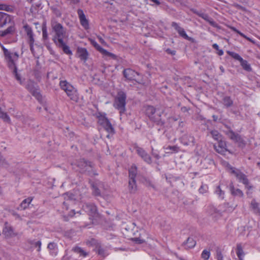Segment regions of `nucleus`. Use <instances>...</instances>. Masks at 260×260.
Listing matches in <instances>:
<instances>
[{
	"label": "nucleus",
	"mask_w": 260,
	"mask_h": 260,
	"mask_svg": "<svg viewBox=\"0 0 260 260\" xmlns=\"http://www.w3.org/2000/svg\"><path fill=\"white\" fill-rule=\"evenodd\" d=\"M229 54L230 56H231L234 59L239 60L240 61L243 58L240 56L239 54L237 53H235L233 52H229Z\"/></svg>",
	"instance_id": "obj_46"
},
{
	"label": "nucleus",
	"mask_w": 260,
	"mask_h": 260,
	"mask_svg": "<svg viewBox=\"0 0 260 260\" xmlns=\"http://www.w3.org/2000/svg\"><path fill=\"white\" fill-rule=\"evenodd\" d=\"M128 189L131 193H135L137 190L136 180L129 179Z\"/></svg>",
	"instance_id": "obj_20"
},
{
	"label": "nucleus",
	"mask_w": 260,
	"mask_h": 260,
	"mask_svg": "<svg viewBox=\"0 0 260 260\" xmlns=\"http://www.w3.org/2000/svg\"><path fill=\"white\" fill-rule=\"evenodd\" d=\"M48 248L50 253L52 255H56L57 254V245L54 242L49 243L48 245Z\"/></svg>",
	"instance_id": "obj_24"
},
{
	"label": "nucleus",
	"mask_w": 260,
	"mask_h": 260,
	"mask_svg": "<svg viewBox=\"0 0 260 260\" xmlns=\"http://www.w3.org/2000/svg\"><path fill=\"white\" fill-rule=\"evenodd\" d=\"M58 47L62 48L63 51L64 53L68 55H72V52L70 49V47L66 45V43L64 41H62V43L60 44L59 43H57L55 44Z\"/></svg>",
	"instance_id": "obj_22"
},
{
	"label": "nucleus",
	"mask_w": 260,
	"mask_h": 260,
	"mask_svg": "<svg viewBox=\"0 0 260 260\" xmlns=\"http://www.w3.org/2000/svg\"><path fill=\"white\" fill-rule=\"evenodd\" d=\"M153 155L154 157L155 158H156V159H159V157H159V155H158V154H157L153 153Z\"/></svg>",
	"instance_id": "obj_64"
},
{
	"label": "nucleus",
	"mask_w": 260,
	"mask_h": 260,
	"mask_svg": "<svg viewBox=\"0 0 260 260\" xmlns=\"http://www.w3.org/2000/svg\"><path fill=\"white\" fill-rule=\"evenodd\" d=\"M208 187L207 185L203 184L200 187L199 191L200 193L203 194L204 193L207 192L208 191Z\"/></svg>",
	"instance_id": "obj_47"
},
{
	"label": "nucleus",
	"mask_w": 260,
	"mask_h": 260,
	"mask_svg": "<svg viewBox=\"0 0 260 260\" xmlns=\"http://www.w3.org/2000/svg\"><path fill=\"white\" fill-rule=\"evenodd\" d=\"M219 206H222L221 209H231V207L233 208V210H234V208L233 207L231 206L228 203H225L223 204L222 205H220Z\"/></svg>",
	"instance_id": "obj_51"
},
{
	"label": "nucleus",
	"mask_w": 260,
	"mask_h": 260,
	"mask_svg": "<svg viewBox=\"0 0 260 260\" xmlns=\"http://www.w3.org/2000/svg\"><path fill=\"white\" fill-rule=\"evenodd\" d=\"M0 118H2L5 122L10 123L11 121L9 116L7 114L2 111L0 108Z\"/></svg>",
	"instance_id": "obj_36"
},
{
	"label": "nucleus",
	"mask_w": 260,
	"mask_h": 260,
	"mask_svg": "<svg viewBox=\"0 0 260 260\" xmlns=\"http://www.w3.org/2000/svg\"><path fill=\"white\" fill-rule=\"evenodd\" d=\"M171 25L175 28L180 36L187 40H190L191 38L187 36L184 29L181 27L177 23L173 22Z\"/></svg>",
	"instance_id": "obj_13"
},
{
	"label": "nucleus",
	"mask_w": 260,
	"mask_h": 260,
	"mask_svg": "<svg viewBox=\"0 0 260 260\" xmlns=\"http://www.w3.org/2000/svg\"><path fill=\"white\" fill-rule=\"evenodd\" d=\"M145 112L146 114L151 121L158 122L159 120L160 115L159 114H155V109L153 106H147L146 107Z\"/></svg>",
	"instance_id": "obj_6"
},
{
	"label": "nucleus",
	"mask_w": 260,
	"mask_h": 260,
	"mask_svg": "<svg viewBox=\"0 0 260 260\" xmlns=\"http://www.w3.org/2000/svg\"><path fill=\"white\" fill-rule=\"evenodd\" d=\"M230 28L231 29V30H232L234 32L238 34L239 35H240L241 37H243L244 38L247 39V40H248L249 41H251V42L252 41V40L250 38H249V37H247L246 36H245L244 34H243L241 31H240L239 30H238L235 27L232 26V27H231Z\"/></svg>",
	"instance_id": "obj_39"
},
{
	"label": "nucleus",
	"mask_w": 260,
	"mask_h": 260,
	"mask_svg": "<svg viewBox=\"0 0 260 260\" xmlns=\"http://www.w3.org/2000/svg\"><path fill=\"white\" fill-rule=\"evenodd\" d=\"M218 54L219 55H223V51L222 50H220L219 49V50H218Z\"/></svg>",
	"instance_id": "obj_63"
},
{
	"label": "nucleus",
	"mask_w": 260,
	"mask_h": 260,
	"mask_svg": "<svg viewBox=\"0 0 260 260\" xmlns=\"http://www.w3.org/2000/svg\"><path fill=\"white\" fill-rule=\"evenodd\" d=\"M196 244V242L193 238L189 237L187 239L185 243H184V245L186 248H191L194 247Z\"/></svg>",
	"instance_id": "obj_26"
},
{
	"label": "nucleus",
	"mask_w": 260,
	"mask_h": 260,
	"mask_svg": "<svg viewBox=\"0 0 260 260\" xmlns=\"http://www.w3.org/2000/svg\"><path fill=\"white\" fill-rule=\"evenodd\" d=\"M214 192L220 199L223 200L224 199V192L221 189L219 185L216 186Z\"/></svg>",
	"instance_id": "obj_32"
},
{
	"label": "nucleus",
	"mask_w": 260,
	"mask_h": 260,
	"mask_svg": "<svg viewBox=\"0 0 260 260\" xmlns=\"http://www.w3.org/2000/svg\"><path fill=\"white\" fill-rule=\"evenodd\" d=\"M35 42V40H32V41L30 40H28V43L29 44L30 46V50L32 53H34V44Z\"/></svg>",
	"instance_id": "obj_52"
},
{
	"label": "nucleus",
	"mask_w": 260,
	"mask_h": 260,
	"mask_svg": "<svg viewBox=\"0 0 260 260\" xmlns=\"http://www.w3.org/2000/svg\"><path fill=\"white\" fill-rule=\"evenodd\" d=\"M167 149H169L170 150L173 151H177V147L175 146H168L167 148Z\"/></svg>",
	"instance_id": "obj_56"
},
{
	"label": "nucleus",
	"mask_w": 260,
	"mask_h": 260,
	"mask_svg": "<svg viewBox=\"0 0 260 260\" xmlns=\"http://www.w3.org/2000/svg\"><path fill=\"white\" fill-rule=\"evenodd\" d=\"M227 167L229 170L231 171V173L236 177L239 182L243 183L245 185H247L248 184V180L244 174L242 173L239 170L231 167L229 164Z\"/></svg>",
	"instance_id": "obj_5"
},
{
	"label": "nucleus",
	"mask_w": 260,
	"mask_h": 260,
	"mask_svg": "<svg viewBox=\"0 0 260 260\" xmlns=\"http://www.w3.org/2000/svg\"><path fill=\"white\" fill-rule=\"evenodd\" d=\"M5 58L7 62L9 68L13 71L15 74L16 79L21 84L20 76L17 72L16 62L18 60L19 55L16 52H11L5 48L3 46H2Z\"/></svg>",
	"instance_id": "obj_1"
},
{
	"label": "nucleus",
	"mask_w": 260,
	"mask_h": 260,
	"mask_svg": "<svg viewBox=\"0 0 260 260\" xmlns=\"http://www.w3.org/2000/svg\"><path fill=\"white\" fill-rule=\"evenodd\" d=\"M103 126L109 134H113L114 133V129L109 121L106 122Z\"/></svg>",
	"instance_id": "obj_30"
},
{
	"label": "nucleus",
	"mask_w": 260,
	"mask_h": 260,
	"mask_svg": "<svg viewBox=\"0 0 260 260\" xmlns=\"http://www.w3.org/2000/svg\"><path fill=\"white\" fill-rule=\"evenodd\" d=\"M216 151L221 154H224L227 151L225 142L222 140L218 141L217 144L214 145Z\"/></svg>",
	"instance_id": "obj_14"
},
{
	"label": "nucleus",
	"mask_w": 260,
	"mask_h": 260,
	"mask_svg": "<svg viewBox=\"0 0 260 260\" xmlns=\"http://www.w3.org/2000/svg\"><path fill=\"white\" fill-rule=\"evenodd\" d=\"M77 53L79 57L83 60H86L88 58V53L86 49L84 48H78Z\"/></svg>",
	"instance_id": "obj_18"
},
{
	"label": "nucleus",
	"mask_w": 260,
	"mask_h": 260,
	"mask_svg": "<svg viewBox=\"0 0 260 260\" xmlns=\"http://www.w3.org/2000/svg\"><path fill=\"white\" fill-rule=\"evenodd\" d=\"M145 185L147 186H151L154 188V185L150 180H146Z\"/></svg>",
	"instance_id": "obj_58"
},
{
	"label": "nucleus",
	"mask_w": 260,
	"mask_h": 260,
	"mask_svg": "<svg viewBox=\"0 0 260 260\" xmlns=\"http://www.w3.org/2000/svg\"><path fill=\"white\" fill-rule=\"evenodd\" d=\"M236 253H237V255L238 257L240 259H241V257L242 256H243L244 253H243V251L242 248L240 245H237Z\"/></svg>",
	"instance_id": "obj_44"
},
{
	"label": "nucleus",
	"mask_w": 260,
	"mask_h": 260,
	"mask_svg": "<svg viewBox=\"0 0 260 260\" xmlns=\"http://www.w3.org/2000/svg\"><path fill=\"white\" fill-rule=\"evenodd\" d=\"M151 2H153L155 5H159L160 3L157 0H150Z\"/></svg>",
	"instance_id": "obj_62"
},
{
	"label": "nucleus",
	"mask_w": 260,
	"mask_h": 260,
	"mask_svg": "<svg viewBox=\"0 0 260 260\" xmlns=\"http://www.w3.org/2000/svg\"><path fill=\"white\" fill-rule=\"evenodd\" d=\"M14 27L11 25L10 26H9L7 29L3 31H1L0 35L2 37H5L8 34H12L13 32L14 31Z\"/></svg>",
	"instance_id": "obj_31"
},
{
	"label": "nucleus",
	"mask_w": 260,
	"mask_h": 260,
	"mask_svg": "<svg viewBox=\"0 0 260 260\" xmlns=\"http://www.w3.org/2000/svg\"><path fill=\"white\" fill-rule=\"evenodd\" d=\"M3 233L5 235L6 237H11L13 235L12 228L7 223H6L3 231Z\"/></svg>",
	"instance_id": "obj_23"
},
{
	"label": "nucleus",
	"mask_w": 260,
	"mask_h": 260,
	"mask_svg": "<svg viewBox=\"0 0 260 260\" xmlns=\"http://www.w3.org/2000/svg\"><path fill=\"white\" fill-rule=\"evenodd\" d=\"M240 62L241 66L242 67L244 70H245L246 71H251L250 64L248 63L247 60L242 59Z\"/></svg>",
	"instance_id": "obj_33"
},
{
	"label": "nucleus",
	"mask_w": 260,
	"mask_h": 260,
	"mask_svg": "<svg viewBox=\"0 0 260 260\" xmlns=\"http://www.w3.org/2000/svg\"><path fill=\"white\" fill-rule=\"evenodd\" d=\"M42 37L44 40H46L48 38L47 27L45 24L42 26Z\"/></svg>",
	"instance_id": "obj_43"
},
{
	"label": "nucleus",
	"mask_w": 260,
	"mask_h": 260,
	"mask_svg": "<svg viewBox=\"0 0 260 260\" xmlns=\"http://www.w3.org/2000/svg\"><path fill=\"white\" fill-rule=\"evenodd\" d=\"M98 254L102 256H104L105 257V256H106L107 255H108V253L106 252V250L100 247L98 249Z\"/></svg>",
	"instance_id": "obj_49"
},
{
	"label": "nucleus",
	"mask_w": 260,
	"mask_h": 260,
	"mask_svg": "<svg viewBox=\"0 0 260 260\" xmlns=\"http://www.w3.org/2000/svg\"><path fill=\"white\" fill-rule=\"evenodd\" d=\"M250 208L254 214L260 215L259 205L255 200H252L250 204Z\"/></svg>",
	"instance_id": "obj_19"
},
{
	"label": "nucleus",
	"mask_w": 260,
	"mask_h": 260,
	"mask_svg": "<svg viewBox=\"0 0 260 260\" xmlns=\"http://www.w3.org/2000/svg\"><path fill=\"white\" fill-rule=\"evenodd\" d=\"M210 134L212 137V138L217 141L222 140H221V135L219 134V133L216 130L211 131L210 132Z\"/></svg>",
	"instance_id": "obj_35"
},
{
	"label": "nucleus",
	"mask_w": 260,
	"mask_h": 260,
	"mask_svg": "<svg viewBox=\"0 0 260 260\" xmlns=\"http://www.w3.org/2000/svg\"><path fill=\"white\" fill-rule=\"evenodd\" d=\"M73 250L76 253L79 254L80 255L85 256L87 254L80 247H75L73 249Z\"/></svg>",
	"instance_id": "obj_41"
},
{
	"label": "nucleus",
	"mask_w": 260,
	"mask_h": 260,
	"mask_svg": "<svg viewBox=\"0 0 260 260\" xmlns=\"http://www.w3.org/2000/svg\"><path fill=\"white\" fill-rule=\"evenodd\" d=\"M210 256V252L207 250H204L202 251L201 256L204 260H208Z\"/></svg>",
	"instance_id": "obj_42"
},
{
	"label": "nucleus",
	"mask_w": 260,
	"mask_h": 260,
	"mask_svg": "<svg viewBox=\"0 0 260 260\" xmlns=\"http://www.w3.org/2000/svg\"><path fill=\"white\" fill-rule=\"evenodd\" d=\"M59 85L61 89L64 90L66 92L68 91L71 88L72 89L74 86L66 80H62L59 82Z\"/></svg>",
	"instance_id": "obj_21"
},
{
	"label": "nucleus",
	"mask_w": 260,
	"mask_h": 260,
	"mask_svg": "<svg viewBox=\"0 0 260 260\" xmlns=\"http://www.w3.org/2000/svg\"><path fill=\"white\" fill-rule=\"evenodd\" d=\"M24 28L27 34V36L28 37V40H30L31 41H32V40H34V34L31 28L29 25H25L24 26Z\"/></svg>",
	"instance_id": "obj_25"
},
{
	"label": "nucleus",
	"mask_w": 260,
	"mask_h": 260,
	"mask_svg": "<svg viewBox=\"0 0 260 260\" xmlns=\"http://www.w3.org/2000/svg\"><path fill=\"white\" fill-rule=\"evenodd\" d=\"M137 174V168L135 165H133L129 170V179H135Z\"/></svg>",
	"instance_id": "obj_27"
},
{
	"label": "nucleus",
	"mask_w": 260,
	"mask_h": 260,
	"mask_svg": "<svg viewBox=\"0 0 260 260\" xmlns=\"http://www.w3.org/2000/svg\"><path fill=\"white\" fill-rule=\"evenodd\" d=\"M6 165H7V163H6V162L5 161V159L0 154V166L6 167Z\"/></svg>",
	"instance_id": "obj_53"
},
{
	"label": "nucleus",
	"mask_w": 260,
	"mask_h": 260,
	"mask_svg": "<svg viewBox=\"0 0 260 260\" xmlns=\"http://www.w3.org/2000/svg\"><path fill=\"white\" fill-rule=\"evenodd\" d=\"M83 209L90 216L94 217L98 214L96 207L93 204L87 203L83 206Z\"/></svg>",
	"instance_id": "obj_10"
},
{
	"label": "nucleus",
	"mask_w": 260,
	"mask_h": 260,
	"mask_svg": "<svg viewBox=\"0 0 260 260\" xmlns=\"http://www.w3.org/2000/svg\"><path fill=\"white\" fill-rule=\"evenodd\" d=\"M222 103L225 107L229 108L233 105V101L230 96H225L222 99Z\"/></svg>",
	"instance_id": "obj_28"
},
{
	"label": "nucleus",
	"mask_w": 260,
	"mask_h": 260,
	"mask_svg": "<svg viewBox=\"0 0 260 260\" xmlns=\"http://www.w3.org/2000/svg\"><path fill=\"white\" fill-rule=\"evenodd\" d=\"M217 259L223 260V256L221 252H218L217 253Z\"/></svg>",
	"instance_id": "obj_55"
},
{
	"label": "nucleus",
	"mask_w": 260,
	"mask_h": 260,
	"mask_svg": "<svg viewBox=\"0 0 260 260\" xmlns=\"http://www.w3.org/2000/svg\"><path fill=\"white\" fill-rule=\"evenodd\" d=\"M166 52L169 54H171L172 55H174L176 54V51L174 50H171L170 49H167L166 50Z\"/></svg>",
	"instance_id": "obj_54"
},
{
	"label": "nucleus",
	"mask_w": 260,
	"mask_h": 260,
	"mask_svg": "<svg viewBox=\"0 0 260 260\" xmlns=\"http://www.w3.org/2000/svg\"><path fill=\"white\" fill-rule=\"evenodd\" d=\"M27 88L32 93L33 95L35 96L38 100L41 96V94L38 91L34 89V88L29 85H28Z\"/></svg>",
	"instance_id": "obj_40"
},
{
	"label": "nucleus",
	"mask_w": 260,
	"mask_h": 260,
	"mask_svg": "<svg viewBox=\"0 0 260 260\" xmlns=\"http://www.w3.org/2000/svg\"><path fill=\"white\" fill-rule=\"evenodd\" d=\"M0 10H4L9 12H12L14 10L12 6L6 4H0Z\"/></svg>",
	"instance_id": "obj_37"
},
{
	"label": "nucleus",
	"mask_w": 260,
	"mask_h": 260,
	"mask_svg": "<svg viewBox=\"0 0 260 260\" xmlns=\"http://www.w3.org/2000/svg\"><path fill=\"white\" fill-rule=\"evenodd\" d=\"M227 134L231 140L238 143L239 147L242 148L245 147L246 142L243 138L238 134H236L233 131H229Z\"/></svg>",
	"instance_id": "obj_7"
},
{
	"label": "nucleus",
	"mask_w": 260,
	"mask_h": 260,
	"mask_svg": "<svg viewBox=\"0 0 260 260\" xmlns=\"http://www.w3.org/2000/svg\"><path fill=\"white\" fill-rule=\"evenodd\" d=\"M99 51L105 56H110V57H112L113 58H114L115 56L114 54L108 52V51L104 49L102 47Z\"/></svg>",
	"instance_id": "obj_45"
},
{
	"label": "nucleus",
	"mask_w": 260,
	"mask_h": 260,
	"mask_svg": "<svg viewBox=\"0 0 260 260\" xmlns=\"http://www.w3.org/2000/svg\"><path fill=\"white\" fill-rule=\"evenodd\" d=\"M109 121L108 119L105 116L100 115L98 117V123L102 126Z\"/></svg>",
	"instance_id": "obj_38"
},
{
	"label": "nucleus",
	"mask_w": 260,
	"mask_h": 260,
	"mask_svg": "<svg viewBox=\"0 0 260 260\" xmlns=\"http://www.w3.org/2000/svg\"><path fill=\"white\" fill-rule=\"evenodd\" d=\"M51 27L53 31L54 32V35L52 39L54 44H62L63 39L66 37V29L60 23L57 22H52Z\"/></svg>",
	"instance_id": "obj_2"
},
{
	"label": "nucleus",
	"mask_w": 260,
	"mask_h": 260,
	"mask_svg": "<svg viewBox=\"0 0 260 260\" xmlns=\"http://www.w3.org/2000/svg\"><path fill=\"white\" fill-rule=\"evenodd\" d=\"M123 73L124 77L129 80H135L136 76L138 75L137 72L131 69H125Z\"/></svg>",
	"instance_id": "obj_15"
},
{
	"label": "nucleus",
	"mask_w": 260,
	"mask_h": 260,
	"mask_svg": "<svg viewBox=\"0 0 260 260\" xmlns=\"http://www.w3.org/2000/svg\"><path fill=\"white\" fill-rule=\"evenodd\" d=\"M75 165L78 168V170L83 172L86 171L89 172L92 168L91 163L90 162L86 161L84 159H80L77 160L75 163Z\"/></svg>",
	"instance_id": "obj_8"
},
{
	"label": "nucleus",
	"mask_w": 260,
	"mask_h": 260,
	"mask_svg": "<svg viewBox=\"0 0 260 260\" xmlns=\"http://www.w3.org/2000/svg\"><path fill=\"white\" fill-rule=\"evenodd\" d=\"M77 13L79 18L81 25L85 29H88L89 28V22L84 14L83 11L81 9H78Z\"/></svg>",
	"instance_id": "obj_11"
},
{
	"label": "nucleus",
	"mask_w": 260,
	"mask_h": 260,
	"mask_svg": "<svg viewBox=\"0 0 260 260\" xmlns=\"http://www.w3.org/2000/svg\"><path fill=\"white\" fill-rule=\"evenodd\" d=\"M222 206H218L217 208L213 206H209L208 207L207 212L208 213L212 216L214 218H217L221 216L222 213L226 212H231L233 211V208L231 207V209H221Z\"/></svg>",
	"instance_id": "obj_4"
},
{
	"label": "nucleus",
	"mask_w": 260,
	"mask_h": 260,
	"mask_svg": "<svg viewBox=\"0 0 260 260\" xmlns=\"http://www.w3.org/2000/svg\"><path fill=\"white\" fill-rule=\"evenodd\" d=\"M135 241L138 242L140 243H143L144 242V240L143 239H140L139 238H135Z\"/></svg>",
	"instance_id": "obj_61"
},
{
	"label": "nucleus",
	"mask_w": 260,
	"mask_h": 260,
	"mask_svg": "<svg viewBox=\"0 0 260 260\" xmlns=\"http://www.w3.org/2000/svg\"><path fill=\"white\" fill-rule=\"evenodd\" d=\"M31 244L32 245H33L34 246H35L36 247H38V251L40 252L41 251V242L40 241H33Z\"/></svg>",
	"instance_id": "obj_48"
},
{
	"label": "nucleus",
	"mask_w": 260,
	"mask_h": 260,
	"mask_svg": "<svg viewBox=\"0 0 260 260\" xmlns=\"http://www.w3.org/2000/svg\"><path fill=\"white\" fill-rule=\"evenodd\" d=\"M135 149L138 155L146 163L150 164L152 159L149 154L142 148L136 146Z\"/></svg>",
	"instance_id": "obj_9"
},
{
	"label": "nucleus",
	"mask_w": 260,
	"mask_h": 260,
	"mask_svg": "<svg viewBox=\"0 0 260 260\" xmlns=\"http://www.w3.org/2000/svg\"><path fill=\"white\" fill-rule=\"evenodd\" d=\"M32 200V198L29 197L24 199L21 203L20 207L21 209H25L30 204Z\"/></svg>",
	"instance_id": "obj_29"
},
{
	"label": "nucleus",
	"mask_w": 260,
	"mask_h": 260,
	"mask_svg": "<svg viewBox=\"0 0 260 260\" xmlns=\"http://www.w3.org/2000/svg\"><path fill=\"white\" fill-rule=\"evenodd\" d=\"M93 193L94 194V195H95V196H99L100 194V192L99 190L96 187H93Z\"/></svg>",
	"instance_id": "obj_57"
},
{
	"label": "nucleus",
	"mask_w": 260,
	"mask_h": 260,
	"mask_svg": "<svg viewBox=\"0 0 260 260\" xmlns=\"http://www.w3.org/2000/svg\"><path fill=\"white\" fill-rule=\"evenodd\" d=\"M126 99V94L122 91H119L115 98L113 106L119 111L120 115L125 111Z\"/></svg>",
	"instance_id": "obj_3"
},
{
	"label": "nucleus",
	"mask_w": 260,
	"mask_h": 260,
	"mask_svg": "<svg viewBox=\"0 0 260 260\" xmlns=\"http://www.w3.org/2000/svg\"><path fill=\"white\" fill-rule=\"evenodd\" d=\"M66 94L69 97L71 100L74 102H77L78 100V94L76 89L74 87L70 89L68 91H67Z\"/></svg>",
	"instance_id": "obj_17"
},
{
	"label": "nucleus",
	"mask_w": 260,
	"mask_h": 260,
	"mask_svg": "<svg viewBox=\"0 0 260 260\" xmlns=\"http://www.w3.org/2000/svg\"><path fill=\"white\" fill-rule=\"evenodd\" d=\"M90 42L91 44L98 50L99 51L101 49L102 47L98 44V43L94 40L90 39Z\"/></svg>",
	"instance_id": "obj_50"
},
{
	"label": "nucleus",
	"mask_w": 260,
	"mask_h": 260,
	"mask_svg": "<svg viewBox=\"0 0 260 260\" xmlns=\"http://www.w3.org/2000/svg\"><path fill=\"white\" fill-rule=\"evenodd\" d=\"M98 38L99 41L100 42V43H101L103 44H106L105 41H104V40L101 37L98 36Z\"/></svg>",
	"instance_id": "obj_59"
},
{
	"label": "nucleus",
	"mask_w": 260,
	"mask_h": 260,
	"mask_svg": "<svg viewBox=\"0 0 260 260\" xmlns=\"http://www.w3.org/2000/svg\"><path fill=\"white\" fill-rule=\"evenodd\" d=\"M212 47H213V48L214 49H216V50H219V46H218V45L217 44H216V43L213 44L212 45Z\"/></svg>",
	"instance_id": "obj_60"
},
{
	"label": "nucleus",
	"mask_w": 260,
	"mask_h": 260,
	"mask_svg": "<svg viewBox=\"0 0 260 260\" xmlns=\"http://www.w3.org/2000/svg\"><path fill=\"white\" fill-rule=\"evenodd\" d=\"M12 17L10 15L5 13L0 12V26L3 27L5 25L11 23Z\"/></svg>",
	"instance_id": "obj_12"
},
{
	"label": "nucleus",
	"mask_w": 260,
	"mask_h": 260,
	"mask_svg": "<svg viewBox=\"0 0 260 260\" xmlns=\"http://www.w3.org/2000/svg\"><path fill=\"white\" fill-rule=\"evenodd\" d=\"M196 14L207 22H209V23L212 26H217V23L213 20L212 18H210L208 14L202 12H196Z\"/></svg>",
	"instance_id": "obj_16"
},
{
	"label": "nucleus",
	"mask_w": 260,
	"mask_h": 260,
	"mask_svg": "<svg viewBox=\"0 0 260 260\" xmlns=\"http://www.w3.org/2000/svg\"><path fill=\"white\" fill-rule=\"evenodd\" d=\"M231 193L235 196L243 197V193L240 189H235L233 185L230 186Z\"/></svg>",
	"instance_id": "obj_34"
}]
</instances>
